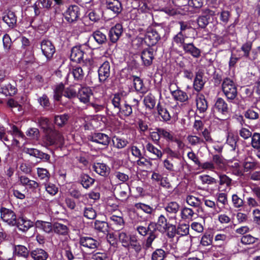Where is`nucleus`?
<instances>
[{"instance_id": "4c0bfd02", "label": "nucleus", "mask_w": 260, "mask_h": 260, "mask_svg": "<svg viewBox=\"0 0 260 260\" xmlns=\"http://www.w3.org/2000/svg\"><path fill=\"white\" fill-rule=\"evenodd\" d=\"M198 212V211L191 208L184 207L181 210V218L182 219H192L194 215H198L197 213Z\"/></svg>"}, {"instance_id": "8fccbe9b", "label": "nucleus", "mask_w": 260, "mask_h": 260, "mask_svg": "<svg viewBox=\"0 0 260 260\" xmlns=\"http://www.w3.org/2000/svg\"><path fill=\"white\" fill-rule=\"evenodd\" d=\"M143 101L146 107L150 110L153 109L155 106V99L151 93H149L146 95L144 98Z\"/></svg>"}, {"instance_id": "aec40b11", "label": "nucleus", "mask_w": 260, "mask_h": 260, "mask_svg": "<svg viewBox=\"0 0 260 260\" xmlns=\"http://www.w3.org/2000/svg\"><path fill=\"white\" fill-rule=\"evenodd\" d=\"M185 53L189 54L195 58H199L201 56V50L197 47L193 43L184 44L182 48Z\"/></svg>"}, {"instance_id": "6e6552de", "label": "nucleus", "mask_w": 260, "mask_h": 260, "mask_svg": "<svg viewBox=\"0 0 260 260\" xmlns=\"http://www.w3.org/2000/svg\"><path fill=\"white\" fill-rule=\"evenodd\" d=\"M40 46L42 54L47 60H51L56 52L55 46L52 41L48 39H43L40 43Z\"/></svg>"}, {"instance_id": "338daca9", "label": "nucleus", "mask_w": 260, "mask_h": 260, "mask_svg": "<svg viewBox=\"0 0 260 260\" xmlns=\"http://www.w3.org/2000/svg\"><path fill=\"white\" fill-rule=\"evenodd\" d=\"M38 102L44 109L48 110L50 106L49 98L46 94H43L42 96L38 99Z\"/></svg>"}, {"instance_id": "0eeeda50", "label": "nucleus", "mask_w": 260, "mask_h": 260, "mask_svg": "<svg viewBox=\"0 0 260 260\" xmlns=\"http://www.w3.org/2000/svg\"><path fill=\"white\" fill-rule=\"evenodd\" d=\"M219 14V12L208 8L203 9L201 15H200L197 19V22L199 27L205 28L211 21L212 17Z\"/></svg>"}, {"instance_id": "20e7f679", "label": "nucleus", "mask_w": 260, "mask_h": 260, "mask_svg": "<svg viewBox=\"0 0 260 260\" xmlns=\"http://www.w3.org/2000/svg\"><path fill=\"white\" fill-rule=\"evenodd\" d=\"M165 29L162 27H149L144 38V43L149 47L153 46L165 35Z\"/></svg>"}, {"instance_id": "393cba45", "label": "nucleus", "mask_w": 260, "mask_h": 260, "mask_svg": "<svg viewBox=\"0 0 260 260\" xmlns=\"http://www.w3.org/2000/svg\"><path fill=\"white\" fill-rule=\"evenodd\" d=\"M106 5L107 9L116 15L119 14L122 10V5L118 0H107Z\"/></svg>"}, {"instance_id": "ea45409f", "label": "nucleus", "mask_w": 260, "mask_h": 260, "mask_svg": "<svg viewBox=\"0 0 260 260\" xmlns=\"http://www.w3.org/2000/svg\"><path fill=\"white\" fill-rule=\"evenodd\" d=\"M134 235L130 234L125 231H119L118 232V239L122 246L125 248L128 244V242L131 240L132 236Z\"/></svg>"}, {"instance_id": "c756f323", "label": "nucleus", "mask_w": 260, "mask_h": 260, "mask_svg": "<svg viewBox=\"0 0 260 260\" xmlns=\"http://www.w3.org/2000/svg\"><path fill=\"white\" fill-rule=\"evenodd\" d=\"M13 253L15 256L27 259L30 256V250L24 245H16L14 246Z\"/></svg>"}, {"instance_id": "4d7b16f0", "label": "nucleus", "mask_w": 260, "mask_h": 260, "mask_svg": "<svg viewBox=\"0 0 260 260\" xmlns=\"http://www.w3.org/2000/svg\"><path fill=\"white\" fill-rule=\"evenodd\" d=\"M185 38L182 33L178 32L173 37L172 44L175 43L179 47L183 48L184 44H186L185 43Z\"/></svg>"}, {"instance_id": "b1692460", "label": "nucleus", "mask_w": 260, "mask_h": 260, "mask_svg": "<svg viewBox=\"0 0 260 260\" xmlns=\"http://www.w3.org/2000/svg\"><path fill=\"white\" fill-rule=\"evenodd\" d=\"M30 256L33 260H47L49 253L43 248H35L30 250Z\"/></svg>"}, {"instance_id": "4468645a", "label": "nucleus", "mask_w": 260, "mask_h": 260, "mask_svg": "<svg viewBox=\"0 0 260 260\" xmlns=\"http://www.w3.org/2000/svg\"><path fill=\"white\" fill-rule=\"evenodd\" d=\"M142 65L145 67H150L154 59V50L151 47L145 48L141 52Z\"/></svg>"}, {"instance_id": "9d476101", "label": "nucleus", "mask_w": 260, "mask_h": 260, "mask_svg": "<svg viewBox=\"0 0 260 260\" xmlns=\"http://www.w3.org/2000/svg\"><path fill=\"white\" fill-rule=\"evenodd\" d=\"M80 8L77 5L70 6L63 13L65 20L70 23L77 21L80 15Z\"/></svg>"}, {"instance_id": "a19ab883", "label": "nucleus", "mask_w": 260, "mask_h": 260, "mask_svg": "<svg viewBox=\"0 0 260 260\" xmlns=\"http://www.w3.org/2000/svg\"><path fill=\"white\" fill-rule=\"evenodd\" d=\"M70 118L68 114L64 113L60 115H57L54 116V123L59 127H62L67 123Z\"/></svg>"}, {"instance_id": "dca6fc26", "label": "nucleus", "mask_w": 260, "mask_h": 260, "mask_svg": "<svg viewBox=\"0 0 260 260\" xmlns=\"http://www.w3.org/2000/svg\"><path fill=\"white\" fill-rule=\"evenodd\" d=\"M204 75V72L202 69H199L196 72L195 78L193 82V88L197 92V93H200L205 84L206 82L203 79Z\"/></svg>"}, {"instance_id": "bf43d9fd", "label": "nucleus", "mask_w": 260, "mask_h": 260, "mask_svg": "<svg viewBox=\"0 0 260 260\" xmlns=\"http://www.w3.org/2000/svg\"><path fill=\"white\" fill-rule=\"evenodd\" d=\"M251 145L256 150L260 149V133L255 132L252 134Z\"/></svg>"}, {"instance_id": "6e6d98bb", "label": "nucleus", "mask_w": 260, "mask_h": 260, "mask_svg": "<svg viewBox=\"0 0 260 260\" xmlns=\"http://www.w3.org/2000/svg\"><path fill=\"white\" fill-rule=\"evenodd\" d=\"M78 88L76 87L70 86L66 88L63 92V96L69 99H72L76 98L78 94Z\"/></svg>"}, {"instance_id": "774afa93", "label": "nucleus", "mask_w": 260, "mask_h": 260, "mask_svg": "<svg viewBox=\"0 0 260 260\" xmlns=\"http://www.w3.org/2000/svg\"><path fill=\"white\" fill-rule=\"evenodd\" d=\"M92 260H109L108 253L105 252H93L91 253Z\"/></svg>"}, {"instance_id": "cd10ccee", "label": "nucleus", "mask_w": 260, "mask_h": 260, "mask_svg": "<svg viewBox=\"0 0 260 260\" xmlns=\"http://www.w3.org/2000/svg\"><path fill=\"white\" fill-rule=\"evenodd\" d=\"M78 182L84 188L87 189L93 185L95 179L87 174L81 173L78 178Z\"/></svg>"}, {"instance_id": "a878e982", "label": "nucleus", "mask_w": 260, "mask_h": 260, "mask_svg": "<svg viewBox=\"0 0 260 260\" xmlns=\"http://www.w3.org/2000/svg\"><path fill=\"white\" fill-rule=\"evenodd\" d=\"M46 133L45 141L47 145L52 146L57 143L60 135L57 131L51 129Z\"/></svg>"}, {"instance_id": "f704fd0d", "label": "nucleus", "mask_w": 260, "mask_h": 260, "mask_svg": "<svg viewBox=\"0 0 260 260\" xmlns=\"http://www.w3.org/2000/svg\"><path fill=\"white\" fill-rule=\"evenodd\" d=\"M91 37L93 38L94 40L99 45H105L108 42L106 35L100 30L93 31Z\"/></svg>"}, {"instance_id": "c9c22d12", "label": "nucleus", "mask_w": 260, "mask_h": 260, "mask_svg": "<svg viewBox=\"0 0 260 260\" xmlns=\"http://www.w3.org/2000/svg\"><path fill=\"white\" fill-rule=\"evenodd\" d=\"M35 225L37 229L42 230L48 234L53 231V224L50 222L37 220L35 223Z\"/></svg>"}, {"instance_id": "ddd939ff", "label": "nucleus", "mask_w": 260, "mask_h": 260, "mask_svg": "<svg viewBox=\"0 0 260 260\" xmlns=\"http://www.w3.org/2000/svg\"><path fill=\"white\" fill-rule=\"evenodd\" d=\"M197 112L201 115V117H204V113L208 108V103L205 95L201 93H197L196 99Z\"/></svg>"}, {"instance_id": "3c124183", "label": "nucleus", "mask_w": 260, "mask_h": 260, "mask_svg": "<svg viewBox=\"0 0 260 260\" xmlns=\"http://www.w3.org/2000/svg\"><path fill=\"white\" fill-rule=\"evenodd\" d=\"M203 0H188V7L191 9L190 11H194L195 12H198L200 9L203 6Z\"/></svg>"}, {"instance_id": "680f3d73", "label": "nucleus", "mask_w": 260, "mask_h": 260, "mask_svg": "<svg viewBox=\"0 0 260 260\" xmlns=\"http://www.w3.org/2000/svg\"><path fill=\"white\" fill-rule=\"evenodd\" d=\"M166 253L164 250L161 248L156 249L154 251L151 255L152 260H164Z\"/></svg>"}, {"instance_id": "1a4fd4ad", "label": "nucleus", "mask_w": 260, "mask_h": 260, "mask_svg": "<svg viewBox=\"0 0 260 260\" xmlns=\"http://www.w3.org/2000/svg\"><path fill=\"white\" fill-rule=\"evenodd\" d=\"M2 220L11 226H15L16 224L17 217L15 213L11 209L5 207L0 209Z\"/></svg>"}, {"instance_id": "6ab92c4d", "label": "nucleus", "mask_w": 260, "mask_h": 260, "mask_svg": "<svg viewBox=\"0 0 260 260\" xmlns=\"http://www.w3.org/2000/svg\"><path fill=\"white\" fill-rule=\"evenodd\" d=\"M90 140L92 142L107 146L109 144L111 138L105 134L102 133H94L90 136Z\"/></svg>"}, {"instance_id": "79ce46f5", "label": "nucleus", "mask_w": 260, "mask_h": 260, "mask_svg": "<svg viewBox=\"0 0 260 260\" xmlns=\"http://www.w3.org/2000/svg\"><path fill=\"white\" fill-rule=\"evenodd\" d=\"M157 110L158 115L161 116L163 121L167 122L171 120V116L169 111L160 104V102L157 105Z\"/></svg>"}, {"instance_id": "bb28decb", "label": "nucleus", "mask_w": 260, "mask_h": 260, "mask_svg": "<svg viewBox=\"0 0 260 260\" xmlns=\"http://www.w3.org/2000/svg\"><path fill=\"white\" fill-rule=\"evenodd\" d=\"M172 96L175 101H179L180 103H184L188 101L189 98L187 93L180 89L179 87L175 90H172L169 88Z\"/></svg>"}, {"instance_id": "39448f33", "label": "nucleus", "mask_w": 260, "mask_h": 260, "mask_svg": "<svg viewBox=\"0 0 260 260\" xmlns=\"http://www.w3.org/2000/svg\"><path fill=\"white\" fill-rule=\"evenodd\" d=\"M78 243L80 245V250L82 253H85L84 250L91 251L92 252L95 251L100 247L99 241L90 236H79ZM87 254V253H86Z\"/></svg>"}, {"instance_id": "473e14b6", "label": "nucleus", "mask_w": 260, "mask_h": 260, "mask_svg": "<svg viewBox=\"0 0 260 260\" xmlns=\"http://www.w3.org/2000/svg\"><path fill=\"white\" fill-rule=\"evenodd\" d=\"M109 223L106 221L95 220L94 222L93 228L98 233L108 234L109 232Z\"/></svg>"}, {"instance_id": "c85d7f7f", "label": "nucleus", "mask_w": 260, "mask_h": 260, "mask_svg": "<svg viewBox=\"0 0 260 260\" xmlns=\"http://www.w3.org/2000/svg\"><path fill=\"white\" fill-rule=\"evenodd\" d=\"M92 169L96 173L103 177L107 176L110 172V168L103 162L94 163Z\"/></svg>"}, {"instance_id": "7ed1b4c3", "label": "nucleus", "mask_w": 260, "mask_h": 260, "mask_svg": "<svg viewBox=\"0 0 260 260\" xmlns=\"http://www.w3.org/2000/svg\"><path fill=\"white\" fill-rule=\"evenodd\" d=\"M90 50V48L86 44L79 46H74L71 50L70 59L72 61L77 63L87 62L90 64L92 61V59L87 58L86 52Z\"/></svg>"}, {"instance_id": "e2e57ef3", "label": "nucleus", "mask_w": 260, "mask_h": 260, "mask_svg": "<svg viewBox=\"0 0 260 260\" xmlns=\"http://www.w3.org/2000/svg\"><path fill=\"white\" fill-rule=\"evenodd\" d=\"M137 210H141L146 213L151 214L154 209L150 206L142 203H136L134 205Z\"/></svg>"}, {"instance_id": "13d9d810", "label": "nucleus", "mask_w": 260, "mask_h": 260, "mask_svg": "<svg viewBox=\"0 0 260 260\" xmlns=\"http://www.w3.org/2000/svg\"><path fill=\"white\" fill-rule=\"evenodd\" d=\"M187 139L189 143L192 146H196L198 144H202L203 145H206L205 141H204L203 139L197 136L189 135Z\"/></svg>"}, {"instance_id": "a18cd8bd", "label": "nucleus", "mask_w": 260, "mask_h": 260, "mask_svg": "<svg viewBox=\"0 0 260 260\" xmlns=\"http://www.w3.org/2000/svg\"><path fill=\"white\" fill-rule=\"evenodd\" d=\"M64 254L67 260H74L75 257L74 254H75V250H79L77 244H75V247H72L67 245L64 249Z\"/></svg>"}, {"instance_id": "f3484780", "label": "nucleus", "mask_w": 260, "mask_h": 260, "mask_svg": "<svg viewBox=\"0 0 260 260\" xmlns=\"http://www.w3.org/2000/svg\"><path fill=\"white\" fill-rule=\"evenodd\" d=\"M99 81L104 83L110 76V64L108 61L103 63L98 70Z\"/></svg>"}, {"instance_id": "e433bc0d", "label": "nucleus", "mask_w": 260, "mask_h": 260, "mask_svg": "<svg viewBox=\"0 0 260 260\" xmlns=\"http://www.w3.org/2000/svg\"><path fill=\"white\" fill-rule=\"evenodd\" d=\"M17 92V88L15 85L8 83L5 86L0 85V93L8 96H13Z\"/></svg>"}, {"instance_id": "412c9836", "label": "nucleus", "mask_w": 260, "mask_h": 260, "mask_svg": "<svg viewBox=\"0 0 260 260\" xmlns=\"http://www.w3.org/2000/svg\"><path fill=\"white\" fill-rule=\"evenodd\" d=\"M77 98L80 101L84 104H87L89 102L90 97L92 95L91 90L86 87H78Z\"/></svg>"}, {"instance_id": "5701e85b", "label": "nucleus", "mask_w": 260, "mask_h": 260, "mask_svg": "<svg viewBox=\"0 0 260 260\" xmlns=\"http://www.w3.org/2000/svg\"><path fill=\"white\" fill-rule=\"evenodd\" d=\"M219 183L218 189L219 191H226L227 189H230L232 185V180L225 174L219 175Z\"/></svg>"}, {"instance_id": "4be33fe9", "label": "nucleus", "mask_w": 260, "mask_h": 260, "mask_svg": "<svg viewBox=\"0 0 260 260\" xmlns=\"http://www.w3.org/2000/svg\"><path fill=\"white\" fill-rule=\"evenodd\" d=\"M110 222L109 225L112 227V229L115 231H119L124 226L125 222L122 216L116 215H112L109 217Z\"/></svg>"}, {"instance_id": "0e129e2a", "label": "nucleus", "mask_w": 260, "mask_h": 260, "mask_svg": "<svg viewBox=\"0 0 260 260\" xmlns=\"http://www.w3.org/2000/svg\"><path fill=\"white\" fill-rule=\"evenodd\" d=\"M178 235L185 236L189 234V225L186 223H179L177 226Z\"/></svg>"}, {"instance_id": "864d4df0", "label": "nucleus", "mask_w": 260, "mask_h": 260, "mask_svg": "<svg viewBox=\"0 0 260 260\" xmlns=\"http://www.w3.org/2000/svg\"><path fill=\"white\" fill-rule=\"evenodd\" d=\"M134 86L137 91L143 93L145 92V88L144 87L143 80L139 77H133Z\"/></svg>"}, {"instance_id": "de8ad7c7", "label": "nucleus", "mask_w": 260, "mask_h": 260, "mask_svg": "<svg viewBox=\"0 0 260 260\" xmlns=\"http://www.w3.org/2000/svg\"><path fill=\"white\" fill-rule=\"evenodd\" d=\"M37 175L40 180L44 182V183L48 182L50 178V174L46 169L38 168L37 169Z\"/></svg>"}, {"instance_id": "5fc2aeb1", "label": "nucleus", "mask_w": 260, "mask_h": 260, "mask_svg": "<svg viewBox=\"0 0 260 260\" xmlns=\"http://www.w3.org/2000/svg\"><path fill=\"white\" fill-rule=\"evenodd\" d=\"M260 110L258 109L254 110L252 108L249 109L245 112L244 116L250 120L257 119L259 116Z\"/></svg>"}, {"instance_id": "58836bf2", "label": "nucleus", "mask_w": 260, "mask_h": 260, "mask_svg": "<svg viewBox=\"0 0 260 260\" xmlns=\"http://www.w3.org/2000/svg\"><path fill=\"white\" fill-rule=\"evenodd\" d=\"M53 231L58 235L66 236L69 233V228L66 225L55 222L53 224Z\"/></svg>"}, {"instance_id": "49530a36", "label": "nucleus", "mask_w": 260, "mask_h": 260, "mask_svg": "<svg viewBox=\"0 0 260 260\" xmlns=\"http://www.w3.org/2000/svg\"><path fill=\"white\" fill-rule=\"evenodd\" d=\"M112 142L114 147L118 149H122L128 144L127 139L116 136H114L112 138Z\"/></svg>"}, {"instance_id": "f8f14e48", "label": "nucleus", "mask_w": 260, "mask_h": 260, "mask_svg": "<svg viewBox=\"0 0 260 260\" xmlns=\"http://www.w3.org/2000/svg\"><path fill=\"white\" fill-rule=\"evenodd\" d=\"M35 223L33 221L21 214L18 216L15 226L18 228L19 231L26 233L29 229L33 227Z\"/></svg>"}, {"instance_id": "72a5a7b5", "label": "nucleus", "mask_w": 260, "mask_h": 260, "mask_svg": "<svg viewBox=\"0 0 260 260\" xmlns=\"http://www.w3.org/2000/svg\"><path fill=\"white\" fill-rule=\"evenodd\" d=\"M125 248L127 249H132L137 254H139L142 251V246L137 236L135 235L132 236L131 240L128 242V244Z\"/></svg>"}, {"instance_id": "7c9ffc66", "label": "nucleus", "mask_w": 260, "mask_h": 260, "mask_svg": "<svg viewBox=\"0 0 260 260\" xmlns=\"http://www.w3.org/2000/svg\"><path fill=\"white\" fill-rule=\"evenodd\" d=\"M165 210L167 213V215H172L171 218H176V214L178 212L180 209L179 204L175 201H172L167 203L164 207Z\"/></svg>"}, {"instance_id": "69168bd1", "label": "nucleus", "mask_w": 260, "mask_h": 260, "mask_svg": "<svg viewBox=\"0 0 260 260\" xmlns=\"http://www.w3.org/2000/svg\"><path fill=\"white\" fill-rule=\"evenodd\" d=\"M213 236L212 234L205 233L202 236L200 243L204 246H207L212 243Z\"/></svg>"}, {"instance_id": "37998d69", "label": "nucleus", "mask_w": 260, "mask_h": 260, "mask_svg": "<svg viewBox=\"0 0 260 260\" xmlns=\"http://www.w3.org/2000/svg\"><path fill=\"white\" fill-rule=\"evenodd\" d=\"M212 255L216 258H221L226 255L224 248L220 245H212L211 247Z\"/></svg>"}, {"instance_id": "9b49d317", "label": "nucleus", "mask_w": 260, "mask_h": 260, "mask_svg": "<svg viewBox=\"0 0 260 260\" xmlns=\"http://www.w3.org/2000/svg\"><path fill=\"white\" fill-rule=\"evenodd\" d=\"M213 112L214 114L218 113L225 118L229 114L230 109L228 104L222 98H217L213 107Z\"/></svg>"}, {"instance_id": "a211bd4d", "label": "nucleus", "mask_w": 260, "mask_h": 260, "mask_svg": "<svg viewBox=\"0 0 260 260\" xmlns=\"http://www.w3.org/2000/svg\"><path fill=\"white\" fill-rule=\"evenodd\" d=\"M2 20L9 28H14L17 24V17L15 12L11 10H6L3 13Z\"/></svg>"}, {"instance_id": "603ef678", "label": "nucleus", "mask_w": 260, "mask_h": 260, "mask_svg": "<svg viewBox=\"0 0 260 260\" xmlns=\"http://www.w3.org/2000/svg\"><path fill=\"white\" fill-rule=\"evenodd\" d=\"M239 139V138L237 135L229 133L227 136L226 143L231 146L233 150H235Z\"/></svg>"}, {"instance_id": "09e8293b", "label": "nucleus", "mask_w": 260, "mask_h": 260, "mask_svg": "<svg viewBox=\"0 0 260 260\" xmlns=\"http://www.w3.org/2000/svg\"><path fill=\"white\" fill-rule=\"evenodd\" d=\"M146 149L148 151H149L154 155V157L153 158H152V159L155 160L157 159V158H161L162 157V153L161 151L159 149L155 147L152 144L150 143L147 144L146 145Z\"/></svg>"}, {"instance_id": "f03ea898", "label": "nucleus", "mask_w": 260, "mask_h": 260, "mask_svg": "<svg viewBox=\"0 0 260 260\" xmlns=\"http://www.w3.org/2000/svg\"><path fill=\"white\" fill-rule=\"evenodd\" d=\"M122 93L117 92L113 94L111 102L106 106V111L109 116H118L121 119L132 116L133 109L131 105L122 99Z\"/></svg>"}, {"instance_id": "423d86ee", "label": "nucleus", "mask_w": 260, "mask_h": 260, "mask_svg": "<svg viewBox=\"0 0 260 260\" xmlns=\"http://www.w3.org/2000/svg\"><path fill=\"white\" fill-rule=\"evenodd\" d=\"M222 91L228 101L234 100L237 96V88L232 79L226 77L221 84Z\"/></svg>"}, {"instance_id": "f257e3e1", "label": "nucleus", "mask_w": 260, "mask_h": 260, "mask_svg": "<svg viewBox=\"0 0 260 260\" xmlns=\"http://www.w3.org/2000/svg\"><path fill=\"white\" fill-rule=\"evenodd\" d=\"M167 219L162 214L158 216L156 222H150L147 226L138 225L136 228V231L142 236H148L145 240L144 247L146 249L152 248L153 241L158 237L157 231L164 233L166 227L169 223L167 222Z\"/></svg>"}, {"instance_id": "2f4dec72", "label": "nucleus", "mask_w": 260, "mask_h": 260, "mask_svg": "<svg viewBox=\"0 0 260 260\" xmlns=\"http://www.w3.org/2000/svg\"><path fill=\"white\" fill-rule=\"evenodd\" d=\"M71 74L76 81H82L84 77V73L82 68L79 66H73L70 70V72L68 73L67 77L70 74Z\"/></svg>"}, {"instance_id": "2eb2a0df", "label": "nucleus", "mask_w": 260, "mask_h": 260, "mask_svg": "<svg viewBox=\"0 0 260 260\" xmlns=\"http://www.w3.org/2000/svg\"><path fill=\"white\" fill-rule=\"evenodd\" d=\"M123 30V26L120 23H117L112 27L108 32L109 41L112 43H116L122 35Z\"/></svg>"}, {"instance_id": "c03bdc74", "label": "nucleus", "mask_w": 260, "mask_h": 260, "mask_svg": "<svg viewBox=\"0 0 260 260\" xmlns=\"http://www.w3.org/2000/svg\"><path fill=\"white\" fill-rule=\"evenodd\" d=\"M186 201L187 204L191 206L192 209L198 212L199 211L201 202L199 198L193 196H188L186 197Z\"/></svg>"}, {"instance_id": "052dcab7", "label": "nucleus", "mask_w": 260, "mask_h": 260, "mask_svg": "<svg viewBox=\"0 0 260 260\" xmlns=\"http://www.w3.org/2000/svg\"><path fill=\"white\" fill-rule=\"evenodd\" d=\"M252 41H247L242 45L241 50L243 52V56L245 58H248L249 57L250 52L252 49Z\"/></svg>"}]
</instances>
